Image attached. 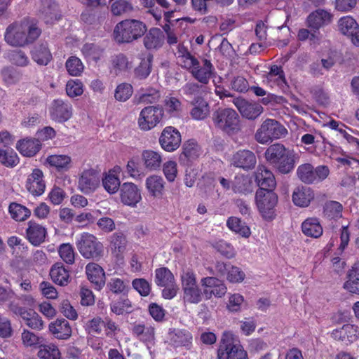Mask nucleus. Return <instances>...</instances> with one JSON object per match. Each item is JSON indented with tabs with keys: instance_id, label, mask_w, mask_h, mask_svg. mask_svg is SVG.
Listing matches in <instances>:
<instances>
[{
	"instance_id": "4",
	"label": "nucleus",
	"mask_w": 359,
	"mask_h": 359,
	"mask_svg": "<svg viewBox=\"0 0 359 359\" xmlns=\"http://www.w3.org/2000/svg\"><path fill=\"white\" fill-rule=\"evenodd\" d=\"M212 122L216 128L228 135L238 134L242 128L239 115L231 108L218 109L214 111Z\"/></svg>"
},
{
	"instance_id": "19",
	"label": "nucleus",
	"mask_w": 359,
	"mask_h": 359,
	"mask_svg": "<svg viewBox=\"0 0 359 359\" xmlns=\"http://www.w3.org/2000/svg\"><path fill=\"white\" fill-rule=\"evenodd\" d=\"M333 15L324 9H317L310 13L307 18V26L311 31L318 32L322 27L329 25Z\"/></svg>"
},
{
	"instance_id": "32",
	"label": "nucleus",
	"mask_w": 359,
	"mask_h": 359,
	"mask_svg": "<svg viewBox=\"0 0 359 359\" xmlns=\"http://www.w3.org/2000/svg\"><path fill=\"white\" fill-rule=\"evenodd\" d=\"M107 292L116 295L128 296L130 290L129 281L119 278H111L106 285Z\"/></svg>"
},
{
	"instance_id": "57",
	"label": "nucleus",
	"mask_w": 359,
	"mask_h": 359,
	"mask_svg": "<svg viewBox=\"0 0 359 359\" xmlns=\"http://www.w3.org/2000/svg\"><path fill=\"white\" fill-rule=\"evenodd\" d=\"M133 93V86L129 83H123L116 87L114 97L119 102H125L132 96Z\"/></svg>"
},
{
	"instance_id": "46",
	"label": "nucleus",
	"mask_w": 359,
	"mask_h": 359,
	"mask_svg": "<svg viewBox=\"0 0 359 359\" xmlns=\"http://www.w3.org/2000/svg\"><path fill=\"white\" fill-rule=\"evenodd\" d=\"M174 276L168 268L162 267L156 270L155 283L157 285L166 287L174 283Z\"/></svg>"
},
{
	"instance_id": "28",
	"label": "nucleus",
	"mask_w": 359,
	"mask_h": 359,
	"mask_svg": "<svg viewBox=\"0 0 359 359\" xmlns=\"http://www.w3.org/2000/svg\"><path fill=\"white\" fill-rule=\"evenodd\" d=\"M31 55L32 60L39 65L46 66L52 60V54L46 42L34 46Z\"/></svg>"
},
{
	"instance_id": "23",
	"label": "nucleus",
	"mask_w": 359,
	"mask_h": 359,
	"mask_svg": "<svg viewBox=\"0 0 359 359\" xmlns=\"http://www.w3.org/2000/svg\"><path fill=\"white\" fill-rule=\"evenodd\" d=\"M234 104L241 114L248 119H255L263 111V108L258 104L250 103L244 99H236Z\"/></svg>"
},
{
	"instance_id": "49",
	"label": "nucleus",
	"mask_w": 359,
	"mask_h": 359,
	"mask_svg": "<svg viewBox=\"0 0 359 359\" xmlns=\"http://www.w3.org/2000/svg\"><path fill=\"white\" fill-rule=\"evenodd\" d=\"M111 12L114 16H121L134 11L132 4L127 0H116L111 4Z\"/></svg>"
},
{
	"instance_id": "39",
	"label": "nucleus",
	"mask_w": 359,
	"mask_h": 359,
	"mask_svg": "<svg viewBox=\"0 0 359 359\" xmlns=\"http://www.w3.org/2000/svg\"><path fill=\"white\" fill-rule=\"evenodd\" d=\"M304 235L312 238H319L323 234V227L317 218H308L302 224Z\"/></svg>"
},
{
	"instance_id": "30",
	"label": "nucleus",
	"mask_w": 359,
	"mask_h": 359,
	"mask_svg": "<svg viewBox=\"0 0 359 359\" xmlns=\"http://www.w3.org/2000/svg\"><path fill=\"white\" fill-rule=\"evenodd\" d=\"M203 62V67H201L198 61V65L191 67V72L199 82L207 84L212 73L213 67L210 61L207 59H204Z\"/></svg>"
},
{
	"instance_id": "51",
	"label": "nucleus",
	"mask_w": 359,
	"mask_h": 359,
	"mask_svg": "<svg viewBox=\"0 0 359 359\" xmlns=\"http://www.w3.org/2000/svg\"><path fill=\"white\" fill-rule=\"evenodd\" d=\"M110 308L111 311L116 315L132 312L131 302L127 296H121L118 300L112 302L110 304Z\"/></svg>"
},
{
	"instance_id": "44",
	"label": "nucleus",
	"mask_w": 359,
	"mask_h": 359,
	"mask_svg": "<svg viewBox=\"0 0 359 359\" xmlns=\"http://www.w3.org/2000/svg\"><path fill=\"white\" fill-rule=\"evenodd\" d=\"M342 205L337 201H327L323 206L324 216L330 219H337L342 217Z\"/></svg>"
},
{
	"instance_id": "3",
	"label": "nucleus",
	"mask_w": 359,
	"mask_h": 359,
	"mask_svg": "<svg viewBox=\"0 0 359 359\" xmlns=\"http://www.w3.org/2000/svg\"><path fill=\"white\" fill-rule=\"evenodd\" d=\"M147 31V27L144 22L135 19H126L116 25L113 36L118 44L130 43L142 38Z\"/></svg>"
},
{
	"instance_id": "7",
	"label": "nucleus",
	"mask_w": 359,
	"mask_h": 359,
	"mask_svg": "<svg viewBox=\"0 0 359 359\" xmlns=\"http://www.w3.org/2000/svg\"><path fill=\"white\" fill-rule=\"evenodd\" d=\"M287 134V129L278 121L267 118L257 130L255 138L258 142L266 144L273 140L283 137Z\"/></svg>"
},
{
	"instance_id": "18",
	"label": "nucleus",
	"mask_w": 359,
	"mask_h": 359,
	"mask_svg": "<svg viewBox=\"0 0 359 359\" xmlns=\"http://www.w3.org/2000/svg\"><path fill=\"white\" fill-rule=\"evenodd\" d=\"M255 181L259 189L257 191H273L276 182L273 174L264 165H259L255 172Z\"/></svg>"
},
{
	"instance_id": "34",
	"label": "nucleus",
	"mask_w": 359,
	"mask_h": 359,
	"mask_svg": "<svg viewBox=\"0 0 359 359\" xmlns=\"http://www.w3.org/2000/svg\"><path fill=\"white\" fill-rule=\"evenodd\" d=\"M132 333L140 341L144 343H153L155 339L154 327L144 324H135L132 329Z\"/></svg>"
},
{
	"instance_id": "29",
	"label": "nucleus",
	"mask_w": 359,
	"mask_h": 359,
	"mask_svg": "<svg viewBox=\"0 0 359 359\" xmlns=\"http://www.w3.org/2000/svg\"><path fill=\"white\" fill-rule=\"evenodd\" d=\"M191 104L194 107L191 110V116L196 120H203L210 114V106L208 103L201 97H194Z\"/></svg>"
},
{
	"instance_id": "41",
	"label": "nucleus",
	"mask_w": 359,
	"mask_h": 359,
	"mask_svg": "<svg viewBox=\"0 0 359 359\" xmlns=\"http://www.w3.org/2000/svg\"><path fill=\"white\" fill-rule=\"evenodd\" d=\"M231 188L235 193L247 194L252 192V182L247 176L237 175L231 182Z\"/></svg>"
},
{
	"instance_id": "8",
	"label": "nucleus",
	"mask_w": 359,
	"mask_h": 359,
	"mask_svg": "<svg viewBox=\"0 0 359 359\" xmlns=\"http://www.w3.org/2000/svg\"><path fill=\"white\" fill-rule=\"evenodd\" d=\"M182 301L186 304H198L203 300L201 289L197 285L193 272L187 271L182 276Z\"/></svg>"
},
{
	"instance_id": "15",
	"label": "nucleus",
	"mask_w": 359,
	"mask_h": 359,
	"mask_svg": "<svg viewBox=\"0 0 359 359\" xmlns=\"http://www.w3.org/2000/svg\"><path fill=\"white\" fill-rule=\"evenodd\" d=\"M100 182L98 175L94 170H86L79 177L78 188L83 194H89L97 189Z\"/></svg>"
},
{
	"instance_id": "13",
	"label": "nucleus",
	"mask_w": 359,
	"mask_h": 359,
	"mask_svg": "<svg viewBox=\"0 0 359 359\" xmlns=\"http://www.w3.org/2000/svg\"><path fill=\"white\" fill-rule=\"evenodd\" d=\"M182 141L180 133L172 126L165 127L159 137L161 147L166 151H173L180 145Z\"/></svg>"
},
{
	"instance_id": "64",
	"label": "nucleus",
	"mask_w": 359,
	"mask_h": 359,
	"mask_svg": "<svg viewBox=\"0 0 359 359\" xmlns=\"http://www.w3.org/2000/svg\"><path fill=\"white\" fill-rule=\"evenodd\" d=\"M9 59L13 65L20 67H25L29 62V60L25 53L20 50H13L9 54Z\"/></svg>"
},
{
	"instance_id": "33",
	"label": "nucleus",
	"mask_w": 359,
	"mask_h": 359,
	"mask_svg": "<svg viewBox=\"0 0 359 359\" xmlns=\"http://www.w3.org/2000/svg\"><path fill=\"white\" fill-rule=\"evenodd\" d=\"M313 198V190L307 187H297L292 194L293 203L299 207H307Z\"/></svg>"
},
{
	"instance_id": "50",
	"label": "nucleus",
	"mask_w": 359,
	"mask_h": 359,
	"mask_svg": "<svg viewBox=\"0 0 359 359\" xmlns=\"http://www.w3.org/2000/svg\"><path fill=\"white\" fill-rule=\"evenodd\" d=\"M39 351H38L37 355L41 359H60V352L58 348L53 344H44L41 343L39 345Z\"/></svg>"
},
{
	"instance_id": "31",
	"label": "nucleus",
	"mask_w": 359,
	"mask_h": 359,
	"mask_svg": "<svg viewBox=\"0 0 359 359\" xmlns=\"http://www.w3.org/2000/svg\"><path fill=\"white\" fill-rule=\"evenodd\" d=\"M49 330L59 339H67L72 335V328L65 319H57L49 325Z\"/></svg>"
},
{
	"instance_id": "10",
	"label": "nucleus",
	"mask_w": 359,
	"mask_h": 359,
	"mask_svg": "<svg viewBox=\"0 0 359 359\" xmlns=\"http://www.w3.org/2000/svg\"><path fill=\"white\" fill-rule=\"evenodd\" d=\"M330 170L326 165H319L314 168L311 163L300 165L297 170L298 178L304 183L311 184L323 181L329 175Z\"/></svg>"
},
{
	"instance_id": "37",
	"label": "nucleus",
	"mask_w": 359,
	"mask_h": 359,
	"mask_svg": "<svg viewBox=\"0 0 359 359\" xmlns=\"http://www.w3.org/2000/svg\"><path fill=\"white\" fill-rule=\"evenodd\" d=\"M142 159L145 168L150 171L159 169L162 163L161 154L153 150L143 151Z\"/></svg>"
},
{
	"instance_id": "26",
	"label": "nucleus",
	"mask_w": 359,
	"mask_h": 359,
	"mask_svg": "<svg viewBox=\"0 0 359 359\" xmlns=\"http://www.w3.org/2000/svg\"><path fill=\"white\" fill-rule=\"evenodd\" d=\"M201 154V149L198 143L193 140H189L183 144L180 161L184 164H188L189 162L196 160Z\"/></svg>"
},
{
	"instance_id": "35",
	"label": "nucleus",
	"mask_w": 359,
	"mask_h": 359,
	"mask_svg": "<svg viewBox=\"0 0 359 359\" xmlns=\"http://www.w3.org/2000/svg\"><path fill=\"white\" fill-rule=\"evenodd\" d=\"M50 276L55 283L61 286L67 285L69 281V270L61 262H57L51 267Z\"/></svg>"
},
{
	"instance_id": "20",
	"label": "nucleus",
	"mask_w": 359,
	"mask_h": 359,
	"mask_svg": "<svg viewBox=\"0 0 359 359\" xmlns=\"http://www.w3.org/2000/svg\"><path fill=\"white\" fill-rule=\"evenodd\" d=\"M47 236L46 229L35 221L30 220L27 223L26 238L34 246H39L45 241Z\"/></svg>"
},
{
	"instance_id": "16",
	"label": "nucleus",
	"mask_w": 359,
	"mask_h": 359,
	"mask_svg": "<svg viewBox=\"0 0 359 359\" xmlns=\"http://www.w3.org/2000/svg\"><path fill=\"white\" fill-rule=\"evenodd\" d=\"M119 191L121 201L124 205L135 207L142 199L140 190L134 183H123Z\"/></svg>"
},
{
	"instance_id": "38",
	"label": "nucleus",
	"mask_w": 359,
	"mask_h": 359,
	"mask_svg": "<svg viewBox=\"0 0 359 359\" xmlns=\"http://www.w3.org/2000/svg\"><path fill=\"white\" fill-rule=\"evenodd\" d=\"M17 149L23 156H33L40 150L41 144L38 140L25 139L18 141Z\"/></svg>"
},
{
	"instance_id": "48",
	"label": "nucleus",
	"mask_w": 359,
	"mask_h": 359,
	"mask_svg": "<svg viewBox=\"0 0 359 359\" xmlns=\"http://www.w3.org/2000/svg\"><path fill=\"white\" fill-rule=\"evenodd\" d=\"M146 187L152 196L161 195L164 188L163 179L157 175L150 176L147 178Z\"/></svg>"
},
{
	"instance_id": "36",
	"label": "nucleus",
	"mask_w": 359,
	"mask_h": 359,
	"mask_svg": "<svg viewBox=\"0 0 359 359\" xmlns=\"http://www.w3.org/2000/svg\"><path fill=\"white\" fill-rule=\"evenodd\" d=\"M344 288L351 293L359 294V262L355 263L348 271Z\"/></svg>"
},
{
	"instance_id": "17",
	"label": "nucleus",
	"mask_w": 359,
	"mask_h": 359,
	"mask_svg": "<svg viewBox=\"0 0 359 359\" xmlns=\"http://www.w3.org/2000/svg\"><path fill=\"white\" fill-rule=\"evenodd\" d=\"M257 158L254 152L248 149H241L234 153L231 158V165L244 170L255 168Z\"/></svg>"
},
{
	"instance_id": "63",
	"label": "nucleus",
	"mask_w": 359,
	"mask_h": 359,
	"mask_svg": "<svg viewBox=\"0 0 359 359\" xmlns=\"http://www.w3.org/2000/svg\"><path fill=\"white\" fill-rule=\"evenodd\" d=\"M66 92L71 97L79 96L83 92V83L79 79L70 80L66 85Z\"/></svg>"
},
{
	"instance_id": "55",
	"label": "nucleus",
	"mask_w": 359,
	"mask_h": 359,
	"mask_svg": "<svg viewBox=\"0 0 359 359\" xmlns=\"http://www.w3.org/2000/svg\"><path fill=\"white\" fill-rule=\"evenodd\" d=\"M151 61L152 56L151 55L142 59L140 65L135 69V76L140 79L147 78L151 72Z\"/></svg>"
},
{
	"instance_id": "52",
	"label": "nucleus",
	"mask_w": 359,
	"mask_h": 359,
	"mask_svg": "<svg viewBox=\"0 0 359 359\" xmlns=\"http://www.w3.org/2000/svg\"><path fill=\"white\" fill-rule=\"evenodd\" d=\"M0 163L6 167L13 168L19 163V158L13 149H0Z\"/></svg>"
},
{
	"instance_id": "9",
	"label": "nucleus",
	"mask_w": 359,
	"mask_h": 359,
	"mask_svg": "<svg viewBox=\"0 0 359 359\" xmlns=\"http://www.w3.org/2000/svg\"><path fill=\"white\" fill-rule=\"evenodd\" d=\"M255 201L262 217L271 221L276 217L275 207L278 203V196L273 191H257Z\"/></svg>"
},
{
	"instance_id": "6",
	"label": "nucleus",
	"mask_w": 359,
	"mask_h": 359,
	"mask_svg": "<svg viewBox=\"0 0 359 359\" xmlns=\"http://www.w3.org/2000/svg\"><path fill=\"white\" fill-rule=\"evenodd\" d=\"M217 359H248V355L231 332H224L217 349Z\"/></svg>"
},
{
	"instance_id": "1",
	"label": "nucleus",
	"mask_w": 359,
	"mask_h": 359,
	"mask_svg": "<svg viewBox=\"0 0 359 359\" xmlns=\"http://www.w3.org/2000/svg\"><path fill=\"white\" fill-rule=\"evenodd\" d=\"M41 33V29L34 19H24L8 25L4 38L12 46H24L36 41Z\"/></svg>"
},
{
	"instance_id": "27",
	"label": "nucleus",
	"mask_w": 359,
	"mask_h": 359,
	"mask_svg": "<svg viewBox=\"0 0 359 359\" xmlns=\"http://www.w3.org/2000/svg\"><path fill=\"white\" fill-rule=\"evenodd\" d=\"M170 344L175 347L185 346L189 348L192 343V334L187 330L174 329L169 332Z\"/></svg>"
},
{
	"instance_id": "56",
	"label": "nucleus",
	"mask_w": 359,
	"mask_h": 359,
	"mask_svg": "<svg viewBox=\"0 0 359 359\" xmlns=\"http://www.w3.org/2000/svg\"><path fill=\"white\" fill-rule=\"evenodd\" d=\"M66 69L71 76H78L83 70V65L81 60L75 56H71L66 62Z\"/></svg>"
},
{
	"instance_id": "22",
	"label": "nucleus",
	"mask_w": 359,
	"mask_h": 359,
	"mask_svg": "<svg viewBox=\"0 0 359 359\" xmlns=\"http://www.w3.org/2000/svg\"><path fill=\"white\" fill-rule=\"evenodd\" d=\"M39 15L46 24L59 20L57 4L53 0H40Z\"/></svg>"
},
{
	"instance_id": "43",
	"label": "nucleus",
	"mask_w": 359,
	"mask_h": 359,
	"mask_svg": "<svg viewBox=\"0 0 359 359\" xmlns=\"http://www.w3.org/2000/svg\"><path fill=\"white\" fill-rule=\"evenodd\" d=\"M177 54L179 62H180L182 67L189 69L194 65H198V60L191 55L187 47L183 44L178 45Z\"/></svg>"
},
{
	"instance_id": "62",
	"label": "nucleus",
	"mask_w": 359,
	"mask_h": 359,
	"mask_svg": "<svg viewBox=\"0 0 359 359\" xmlns=\"http://www.w3.org/2000/svg\"><path fill=\"white\" fill-rule=\"evenodd\" d=\"M111 64L116 74H118L121 72L126 71L130 68L128 58L123 53H119L114 56L111 59Z\"/></svg>"
},
{
	"instance_id": "24",
	"label": "nucleus",
	"mask_w": 359,
	"mask_h": 359,
	"mask_svg": "<svg viewBox=\"0 0 359 359\" xmlns=\"http://www.w3.org/2000/svg\"><path fill=\"white\" fill-rule=\"evenodd\" d=\"M88 280L95 285V289L101 290L105 284V273L102 267L95 262L88 263L86 266Z\"/></svg>"
},
{
	"instance_id": "53",
	"label": "nucleus",
	"mask_w": 359,
	"mask_h": 359,
	"mask_svg": "<svg viewBox=\"0 0 359 359\" xmlns=\"http://www.w3.org/2000/svg\"><path fill=\"white\" fill-rule=\"evenodd\" d=\"M227 226L232 231L248 238L250 235V228L238 217H229L226 222Z\"/></svg>"
},
{
	"instance_id": "25",
	"label": "nucleus",
	"mask_w": 359,
	"mask_h": 359,
	"mask_svg": "<svg viewBox=\"0 0 359 359\" xmlns=\"http://www.w3.org/2000/svg\"><path fill=\"white\" fill-rule=\"evenodd\" d=\"M144 36L143 43L147 50L158 49L164 43L165 36L159 28H151Z\"/></svg>"
},
{
	"instance_id": "2",
	"label": "nucleus",
	"mask_w": 359,
	"mask_h": 359,
	"mask_svg": "<svg viewBox=\"0 0 359 359\" xmlns=\"http://www.w3.org/2000/svg\"><path fill=\"white\" fill-rule=\"evenodd\" d=\"M266 161L282 174H287L294 168L297 156L280 143L269 146L264 154Z\"/></svg>"
},
{
	"instance_id": "47",
	"label": "nucleus",
	"mask_w": 359,
	"mask_h": 359,
	"mask_svg": "<svg viewBox=\"0 0 359 359\" xmlns=\"http://www.w3.org/2000/svg\"><path fill=\"white\" fill-rule=\"evenodd\" d=\"M21 318L25 323L32 329L41 330L43 327V321L41 316L33 310H27Z\"/></svg>"
},
{
	"instance_id": "40",
	"label": "nucleus",
	"mask_w": 359,
	"mask_h": 359,
	"mask_svg": "<svg viewBox=\"0 0 359 359\" xmlns=\"http://www.w3.org/2000/svg\"><path fill=\"white\" fill-rule=\"evenodd\" d=\"M46 162L57 171H67L71 168V157L67 155H50L46 158Z\"/></svg>"
},
{
	"instance_id": "12",
	"label": "nucleus",
	"mask_w": 359,
	"mask_h": 359,
	"mask_svg": "<svg viewBox=\"0 0 359 359\" xmlns=\"http://www.w3.org/2000/svg\"><path fill=\"white\" fill-rule=\"evenodd\" d=\"M49 114L52 120L64 123L72 117V106L69 102L62 100H54L49 108Z\"/></svg>"
},
{
	"instance_id": "5",
	"label": "nucleus",
	"mask_w": 359,
	"mask_h": 359,
	"mask_svg": "<svg viewBox=\"0 0 359 359\" xmlns=\"http://www.w3.org/2000/svg\"><path fill=\"white\" fill-rule=\"evenodd\" d=\"M76 245L79 253L86 259L98 262L104 257V245L91 233H83L81 234L76 242Z\"/></svg>"
},
{
	"instance_id": "21",
	"label": "nucleus",
	"mask_w": 359,
	"mask_h": 359,
	"mask_svg": "<svg viewBox=\"0 0 359 359\" xmlns=\"http://www.w3.org/2000/svg\"><path fill=\"white\" fill-rule=\"evenodd\" d=\"M43 178V172L39 168L34 169L32 172L28 176L26 182V188L28 191L34 196L41 195L46 188L45 182Z\"/></svg>"
},
{
	"instance_id": "58",
	"label": "nucleus",
	"mask_w": 359,
	"mask_h": 359,
	"mask_svg": "<svg viewBox=\"0 0 359 359\" xmlns=\"http://www.w3.org/2000/svg\"><path fill=\"white\" fill-rule=\"evenodd\" d=\"M58 252L61 259L67 264H72L75 261V252L73 246L69 243L60 245Z\"/></svg>"
},
{
	"instance_id": "11",
	"label": "nucleus",
	"mask_w": 359,
	"mask_h": 359,
	"mask_svg": "<svg viewBox=\"0 0 359 359\" xmlns=\"http://www.w3.org/2000/svg\"><path fill=\"white\" fill-rule=\"evenodd\" d=\"M163 109L160 105L148 106L142 109L138 118L139 127L145 131L154 128L161 120Z\"/></svg>"
},
{
	"instance_id": "59",
	"label": "nucleus",
	"mask_w": 359,
	"mask_h": 359,
	"mask_svg": "<svg viewBox=\"0 0 359 359\" xmlns=\"http://www.w3.org/2000/svg\"><path fill=\"white\" fill-rule=\"evenodd\" d=\"M161 95L158 90L155 88H149L144 91L137 98V104H152L157 102Z\"/></svg>"
},
{
	"instance_id": "61",
	"label": "nucleus",
	"mask_w": 359,
	"mask_h": 359,
	"mask_svg": "<svg viewBox=\"0 0 359 359\" xmlns=\"http://www.w3.org/2000/svg\"><path fill=\"white\" fill-rule=\"evenodd\" d=\"M102 185L104 189L111 194L116 193L121 186L118 177L110 173L102 179Z\"/></svg>"
},
{
	"instance_id": "45",
	"label": "nucleus",
	"mask_w": 359,
	"mask_h": 359,
	"mask_svg": "<svg viewBox=\"0 0 359 359\" xmlns=\"http://www.w3.org/2000/svg\"><path fill=\"white\" fill-rule=\"evenodd\" d=\"M267 79L270 81H276L278 86L284 91L289 88L285 77V73L280 66H271L270 72L268 73Z\"/></svg>"
},
{
	"instance_id": "42",
	"label": "nucleus",
	"mask_w": 359,
	"mask_h": 359,
	"mask_svg": "<svg viewBox=\"0 0 359 359\" xmlns=\"http://www.w3.org/2000/svg\"><path fill=\"white\" fill-rule=\"evenodd\" d=\"M8 212L12 219L17 222H22L29 218L31 215V211L27 207L12 202L8 206Z\"/></svg>"
},
{
	"instance_id": "60",
	"label": "nucleus",
	"mask_w": 359,
	"mask_h": 359,
	"mask_svg": "<svg viewBox=\"0 0 359 359\" xmlns=\"http://www.w3.org/2000/svg\"><path fill=\"white\" fill-rule=\"evenodd\" d=\"M112 250L118 252H123L126 247V238L122 232L113 233L110 239Z\"/></svg>"
},
{
	"instance_id": "14",
	"label": "nucleus",
	"mask_w": 359,
	"mask_h": 359,
	"mask_svg": "<svg viewBox=\"0 0 359 359\" xmlns=\"http://www.w3.org/2000/svg\"><path fill=\"white\" fill-rule=\"evenodd\" d=\"M339 30L344 35H346L351 40L352 43L359 46V25L351 16H344L338 21Z\"/></svg>"
},
{
	"instance_id": "54",
	"label": "nucleus",
	"mask_w": 359,
	"mask_h": 359,
	"mask_svg": "<svg viewBox=\"0 0 359 359\" xmlns=\"http://www.w3.org/2000/svg\"><path fill=\"white\" fill-rule=\"evenodd\" d=\"M165 110L170 115L175 116L182 110V102L175 97H166L164 100Z\"/></svg>"
}]
</instances>
